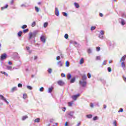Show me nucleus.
<instances>
[{
  "instance_id": "f257e3e1",
  "label": "nucleus",
  "mask_w": 126,
  "mask_h": 126,
  "mask_svg": "<svg viewBox=\"0 0 126 126\" xmlns=\"http://www.w3.org/2000/svg\"><path fill=\"white\" fill-rule=\"evenodd\" d=\"M82 81H79V83L82 87H85L86 86V79H87V76L84 75L82 77Z\"/></svg>"
},
{
  "instance_id": "f03ea898",
  "label": "nucleus",
  "mask_w": 126,
  "mask_h": 126,
  "mask_svg": "<svg viewBox=\"0 0 126 126\" xmlns=\"http://www.w3.org/2000/svg\"><path fill=\"white\" fill-rule=\"evenodd\" d=\"M38 32H39L38 31H35L33 32H30L29 33V39H32V37H36V35L38 33Z\"/></svg>"
},
{
  "instance_id": "7ed1b4c3",
  "label": "nucleus",
  "mask_w": 126,
  "mask_h": 126,
  "mask_svg": "<svg viewBox=\"0 0 126 126\" xmlns=\"http://www.w3.org/2000/svg\"><path fill=\"white\" fill-rule=\"evenodd\" d=\"M67 115L69 116L68 118L69 119L71 118L75 119V116H73V115H74V111H70L67 113Z\"/></svg>"
},
{
  "instance_id": "20e7f679",
  "label": "nucleus",
  "mask_w": 126,
  "mask_h": 126,
  "mask_svg": "<svg viewBox=\"0 0 126 126\" xmlns=\"http://www.w3.org/2000/svg\"><path fill=\"white\" fill-rule=\"evenodd\" d=\"M40 40L42 43H46V35H42L40 36Z\"/></svg>"
},
{
  "instance_id": "39448f33",
  "label": "nucleus",
  "mask_w": 126,
  "mask_h": 126,
  "mask_svg": "<svg viewBox=\"0 0 126 126\" xmlns=\"http://www.w3.org/2000/svg\"><path fill=\"white\" fill-rule=\"evenodd\" d=\"M5 66L6 67V69H8V70L12 71L14 69H16L15 67L12 68V66L8 65H6Z\"/></svg>"
},
{
  "instance_id": "423d86ee",
  "label": "nucleus",
  "mask_w": 126,
  "mask_h": 126,
  "mask_svg": "<svg viewBox=\"0 0 126 126\" xmlns=\"http://www.w3.org/2000/svg\"><path fill=\"white\" fill-rule=\"evenodd\" d=\"M0 99L1 100H2L3 101H4L5 102V103H6V104H8L9 103H8V101H7V100H6V98H5L4 97V96H3L1 94H0Z\"/></svg>"
},
{
  "instance_id": "0eeeda50",
  "label": "nucleus",
  "mask_w": 126,
  "mask_h": 126,
  "mask_svg": "<svg viewBox=\"0 0 126 126\" xmlns=\"http://www.w3.org/2000/svg\"><path fill=\"white\" fill-rule=\"evenodd\" d=\"M79 96H80V94H78L76 95H72L71 96V98L73 100H74V101H76V100L77 99V98H78V97H79Z\"/></svg>"
},
{
  "instance_id": "6e6552de",
  "label": "nucleus",
  "mask_w": 126,
  "mask_h": 126,
  "mask_svg": "<svg viewBox=\"0 0 126 126\" xmlns=\"http://www.w3.org/2000/svg\"><path fill=\"white\" fill-rule=\"evenodd\" d=\"M57 83L58 85H60V86H63V85H64V82L62 80L58 81Z\"/></svg>"
},
{
  "instance_id": "1a4fd4ad",
  "label": "nucleus",
  "mask_w": 126,
  "mask_h": 126,
  "mask_svg": "<svg viewBox=\"0 0 126 126\" xmlns=\"http://www.w3.org/2000/svg\"><path fill=\"white\" fill-rule=\"evenodd\" d=\"M6 59V54H3L1 55L0 60L1 61H3V60H5Z\"/></svg>"
},
{
  "instance_id": "9d476101",
  "label": "nucleus",
  "mask_w": 126,
  "mask_h": 126,
  "mask_svg": "<svg viewBox=\"0 0 126 126\" xmlns=\"http://www.w3.org/2000/svg\"><path fill=\"white\" fill-rule=\"evenodd\" d=\"M55 15L56 16H59L60 15V12L59 11V9L58 8H55Z\"/></svg>"
},
{
  "instance_id": "9b49d317",
  "label": "nucleus",
  "mask_w": 126,
  "mask_h": 126,
  "mask_svg": "<svg viewBox=\"0 0 126 126\" xmlns=\"http://www.w3.org/2000/svg\"><path fill=\"white\" fill-rule=\"evenodd\" d=\"M126 55H124L120 60V63H121V62H125V61H126Z\"/></svg>"
},
{
  "instance_id": "f8f14e48",
  "label": "nucleus",
  "mask_w": 126,
  "mask_h": 126,
  "mask_svg": "<svg viewBox=\"0 0 126 126\" xmlns=\"http://www.w3.org/2000/svg\"><path fill=\"white\" fill-rule=\"evenodd\" d=\"M119 21H121V24L122 25H125L126 24V22H125V20L123 19H120Z\"/></svg>"
},
{
  "instance_id": "ddd939ff",
  "label": "nucleus",
  "mask_w": 126,
  "mask_h": 126,
  "mask_svg": "<svg viewBox=\"0 0 126 126\" xmlns=\"http://www.w3.org/2000/svg\"><path fill=\"white\" fill-rule=\"evenodd\" d=\"M14 91H17V88L16 87L12 88L11 90V92H14Z\"/></svg>"
},
{
  "instance_id": "4468645a",
  "label": "nucleus",
  "mask_w": 126,
  "mask_h": 126,
  "mask_svg": "<svg viewBox=\"0 0 126 126\" xmlns=\"http://www.w3.org/2000/svg\"><path fill=\"white\" fill-rule=\"evenodd\" d=\"M57 64L58 66H63V63H62V61H59L58 62Z\"/></svg>"
},
{
  "instance_id": "2eb2a0df",
  "label": "nucleus",
  "mask_w": 126,
  "mask_h": 126,
  "mask_svg": "<svg viewBox=\"0 0 126 126\" xmlns=\"http://www.w3.org/2000/svg\"><path fill=\"white\" fill-rule=\"evenodd\" d=\"M121 66L123 67V69L126 68V64H125V62H122L121 63Z\"/></svg>"
},
{
  "instance_id": "dca6fc26",
  "label": "nucleus",
  "mask_w": 126,
  "mask_h": 126,
  "mask_svg": "<svg viewBox=\"0 0 126 126\" xmlns=\"http://www.w3.org/2000/svg\"><path fill=\"white\" fill-rule=\"evenodd\" d=\"M7 7H8V5L6 4L5 6L1 7V10H3V9H5V8H7Z\"/></svg>"
},
{
  "instance_id": "f3484780",
  "label": "nucleus",
  "mask_w": 126,
  "mask_h": 126,
  "mask_svg": "<svg viewBox=\"0 0 126 126\" xmlns=\"http://www.w3.org/2000/svg\"><path fill=\"white\" fill-rule=\"evenodd\" d=\"M74 5L75 6L76 8H79V4H78L77 3L74 2Z\"/></svg>"
},
{
  "instance_id": "a211bd4d",
  "label": "nucleus",
  "mask_w": 126,
  "mask_h": 126,
  "mask_svg": "<svg viewBox=\"0 0 126 126\" xmlns=\"http://www.w3.org/2000/svg\"><path fill=\"white\" fill-rule=\"evenodd\" d=\"M84 63V60H83V58H82L80 60L79 64H82Z\"/></svg>"
},
{
  "instance_id": "6ab92c4d",
  "label": "nucleus",
  "mask_w": 126,
  "mask_h": 126,
  "mask_svg": "<svg viewBox=\"0 0 126 126\" xmlns=\"http://www.w3.org/2000/svg\"><path fill=\"white\" fill-rule=\"evenodd\" d=\"M75 81V77H74L71 79L70 81V83H74V82Z\"/></svg>"
},
{
  "instance_id": "aec40b11",
  "label": "nucleus",
  "mask_w": 126,
  "mask_h": 126,
  "mask_svg": "<svg viewBox=\"0 0 126 126\" xmlns=\"http://www.w3.org/2000/svg\"><path fill=\"white\" fill-rule=\"evenodd\" d=\"M67 79H70V78H71V74H70V73L67 74Z\"/></svg>"
},
{
  "instance_id": "412c9836",
  "label": "nucleus",
  "mask_w": 126,
  "mask_h": 126,
  "mask_svg": "<svg viewBox=\"0 0 126 126\" xmlns=\"http://www.w3.org/2000/svg\"><path fill=\"white\" fill-rule=\"evenodd\" d=\"M0 73H1L2 74H4V75H5L6 76H8V74H7L6 72H3V71H0Z\"/></svg>"
},
{
  "instance_id": "4be33fe9",
  "label": "nucleus",
  "mask_w": 126,
  "mask_h": 126,
  "mask_svg": "<svg viewBox=\"0 0 126 126\" xmlns=\"http://www.w3.org/2000/svg\"><path fill=\"white\" fill-rule=\"evenodd\" d=\"M53 87H51V88H49L48 89V93H52V91H53Z\"/></svg>"
},
{
  "instance_id": "5701e85b",
  "label": "nucleus",
  "mask_w": 126,
  "mask_h": 126,
  "mask_svg": "<svg viewBox=\"0 0 126 126\" xmlns=\"http://www.w3.org/2000/svg\"><path fill=\"white\" fill-rule=\"evenodd\" d=\"M34 8L36 12H39V11H40V9L38 7L35 6Z\"/></svg>"
},
{
  "instance_id": "b1692460",
  "label": "nucleus",
  "mask_w": 126,
  "mask_h": 126,
  "mask_svg": "<svg viewBox=\"0 0 126 126\" xmlns=\"http://www.w3.org/2000/svg\"><path fill=\"white\" fill-rule=\"evenodd\" d=\"M48 24H49L48 23V22L44 23V24L43 25V27H44V28H47V27L48 26Z\"/></svg>"
},
{
  "instance_id": "393cba45",
  "label": "nucleus",
  "mask_w": 126,
  "mask_h": 126,
  "mask_svg": "<svg viewBox=\"0 0 126 126\" xmlns=\"http://www.w3.org/2000/svg\"><path fill=\"white\" fill-rule=\"evenodd\" d=\"M26 119H28V116L27 115H26L25 116H23L22 118L23 121H25Z\"/></svg>"
},
{
  "instance_id": "a878e982",
  "label": "nucleus",
  "mask_w": 126,
  "mask_h": 126,
  "mask_svg": "<svg viewBox=\"0 0 126 126\" xmlns=\"http://www.w3.org/2000/svg\"><path fill=\"white\" fill-rule=\"evenodd\" d=\"M73 104V101H71L68 103V105L69 107H71L72 106V104Z\"/></svg>"
},
{
  "instance_id": "bb28decb",
  "label": "nucleus",
  "mask_w": 126,
  "mask_h": 126,
  "mask_svg": "<svg viewBox=\"0 0 126 126\" xmlns=\"http://www.w3.org/2000/svg\"><path fill=\"white\" fill-rule=\"evenodd\" d=\"M21 6L22 7H23V6H24L25 7H26L27 6H29V5H28V4H22L21 5Z\"/></svg>"
},
{
  "instance_id": "cd10ccee",
  "label": "nucleus",
  "mask_w": 126,
  "mask_h": 126,
  "mask_svg": "<svg viewBox=\"0 0 126 126\" xmlns=\"http://www.w3.org/2000/svg\"><path fill=\"white\" fill-rule=\"evenodd\" d=\"M34 122L35 123H40V119L39 118L36 119L34 120Z\"/></svg>"
},
{
  "instance_id": "c85d7f7f",
  "label": "nucleus",
  "mask_w": 126,
  "mask_h": 126,
  "mask_svg": "<svg viewBox=\"0 0 126 126\" xmlns=\"http://www.w3.org/2000/svg\"><path fill=\"white\" fill-rule=\"evenodd\" d=\"M96 50L97 52H100V51L101 50V48H100V47H99V46L96 47Z\"/></svg>"
},
{
  "instance_id": "c756f323",
  "label": "nucleus",
  "mask_w": 126,
  "mask_h": 126,
  "mask_svg": "<svg viewBox=\"0 0 126 126\" xmlns=\"http://www.w3.org/2000/svg\"><path fill=\"white\" fill-rule=\"evenodd\" d=\"M21 34H22V31H20L18 33V36L19 37H21Z\"/></svg>"
},
{
  "instance_id": "7c9ffc66",
  "label": "nucleus",
  "mask_w": 126,
  "mask_h": 126,
  "mask_svg": "<svg viewBox=\"0 0 126 126\" xmlns=\"http://www.w3.org/2000/svg\"><path fill=\"white\" fill-rule=\"evenodd\" d=\"M27 89H29V90H32V87L31 86H27Z\"/></svg>"
},
{
  "instance_id": "2f4dec72",
  "label": "nucleus",
  "mask_w": 126,
  "mask_h": 126,
  "mask_svg": "<svg viewBox=\"0 0 126 126\" xmlns=\"http://www.w3.org/2000/svg\"><path fill=\"white\" fill-rule=\"evenodd\" d=\"M73 44L75 47H77V42L76 41H73Z\"/></svg>"
},
{
  "instance_id": "473e14b6",
  "label": "nucleus",
  "mask_w": 126,
  "mask_h": 126,
  "mask_svg": "<svg viewBox=\"0 0 126 126\" xmlns=\"http://www.w3.org/2000/svg\"><path fill=\"white\" fill-rule=\"evenodd\" d=\"M65 65L67 67L69 66V62L68 61H66Z\"/></svg>"
},
{
  "instance_id": "72a5a7b5",
  "label": "nucleus",
  "mask_w": 126,
  "mask_h": 126,
  "mask_svg": "<svg viewBox=\"0 0 126 126\" xmlns=\"http://www.w3.org/2000/svg\"><path fill=\"white\" fill-rule=\"evenodd\" d=\"M27 97V94H23V98L24 99H26Z\"/></svg>"
},
{
  "instance_id": "f704fd0d",
  "label": "nucleus",
  "mask_w": 126,
  "mask_h": 126,
  "mask_svg": "<svg viewBox=\"0 0 126 126\" xmlns=\"http://www.w3.org/2000/svg\"><path fill=\"white\" fill-rule=\"evenodd\" d=\"M36 26V22H33L32 24V27H34Z\"/></svg>"
},
{
  "instance_id": "c9c22d12",
  "label": "nucleus",
  "mask_w": 126,
  "mask_h": 126,
  "mask_svg": "<svg viewBox=\"0 0 126 126\" xmlns=\"http://www.w3.org/2000/svg\"><path fill=\"white\" fill-rule=\"evenodd\" d=\"M87 118H88V119H91V118H92V115L90 114L87 115Z\"/></svg>"
},
{
  "instance_id": "e433bc0d",
  "label": "nucleus",
  "mask_w": 126,
  "mask_h": 126,
  "mask_svg": "<svg viewBox=\"0 0 126 126\" xmlns=\"http://www.w3.org/2000/svg\"><path fill=\"white\" fill-rule=\"evenodd\" d=\"M26 49H27V51H28V52H29L30 53H31V51L30 50V47H29V46H27Z\"/></svg>"
},
{
  "instance_id": "4c0bfd02",
  "label": "nucleus",
  "mask_w": 126,
  "mask_h": 126,
  "mask_svg": "<svg viewBox=\"0 0 126 126\" xmlns=\"http://www.w3.org/2000/svg\"><path fill=\"white\" fill-rule=\"evenodd\" d=\"M113 125H114V126H118L117 125V121H116V120H114V122H113Z\"/></svg>"
},
{
  "instance_id": "58836bf2",
  "label": "nucleus",
  "mask_w": 126,
  "mask_h": 126,
  "mask_svg": "<svg viewBox=\"0 0 126 126\" xmlns=\"http://www.w3.org/2000/svg\"><path fill=\"white\" fill-rule=\"evenodd\" d=\"M28 31H29V30L28 29H27L26 30H24L23 31V32H24V33H26V32H28Z\"/></svg>"
},
{
  "instance_id": "ea45409f",
  "label": "nucleus",
  "mask_w": 126,
  "mask_h": 126,
  "mask_svg": "<svg viewBox=\"0 0 126 126\" xmlns=\"http://www.w3.org/2000/svg\"><path fill=\"white\" fill-rule=\"evenodd\" d=\"M63 16H65V17H67V13H66V12H63Z\"/></svg>"
},
{
  "instance_id": "a19ab883",
  "label": "nucleus",
  "mask_w": 126,
  "mask_h": 126,
  "mask_svg": "<svg viewBox=\"0 0 126 126\" xmlns=\"http://www.w3.org/2000/svg\"><path fill=\"white\" fill-rule=\"evenodd\" d=\"M96 29V27H92L91 28V30L92 31H93V30H95Z\"/></svg>"
},
{
  "instance_id": "79ce46f5",
  "label": "nucleus",
  "mask_w": 126,
  "mask_h": 126,
  "mask_svg": "<svg viewBox=\"0 0 126 126\" xmlns=\"http://www.w3.org/2000/svg\"><path fill=\"white\" fill-rule=\"evenodd\" d=\"M98 37L100 38V39H103L104 38V36L102 34H99Z\"/></svg>"
},
{
  "instance_id": "37998d69",
  "label": "nucleus",
  "mask_w": 126,
  "mask_h": 126,
  "mask_svg": "<svg viewBox=\"0 0 126 126\" xmlns=\"http://www.w3.org/2000/svg\"><path fill=\"white\" fill-rule=\"evenodd\" d=\"M88 53L89 54H91V53H92V50H91V49H88Z\"/></svg>"
},
{
  "instance_id": "c03bdc74",
  "label": "nucleus",
  "mask_w": 126,
  "mask_h": 126,
  "mask_svg": "<svg viewBox=\"0 0 126 126\" xmlns=\"http://www.w3.org/2000/svg\"><path fill=\"white\" fill-rule=\"evenodd\" d=\"M93 120H94V121H97V120H98V117H97V116L94 117L93 118Z\"/></svg>"
},
{
  "instance_id": "a18cd8bd",
  "label": "nucleus",
  "mask_w": 126,
  "mask_h": 126,
  "mask_svg": "<svg viewBox=\"0 0 126 126\" xmlns=\"http://www.w3.org/2000/svg\"><path fill=\"white\" fill-rule=\"evenodd\" d=\"M100 59H101V57L100 56H96V61L100 60Z\"/></svg>"
},
{
  "instance_id": "49530a36",
  "label": "nucleus",
  "mask_w": 126,
  "mask_h": 126,
  "mask_svg": "<svg viewBox=\"0 0 126 126\" xmlns=\"http://www.w3.org/2000/svg\"><path fill=\"white\" fill-rule=\"evenodd\" d=\"M22 29H25V28H27V26L26 25H23L22 27Z\"/></svg>"
},
{
  "instance_id": "de8ad7c7",
  "label": "nucleus",
  "mask_w": 126,
  "mask_h": 126,
  "mask_svg": "<svg viewBox=\"0 0 126 126\" xmlns=\"http://www.w3.org/2000/svg\"><path fill=\"white\" fill-rule=\"evenodd\" d=\"M39 91L40 92H43V91H44V87H41L40 89H39Z\"/></svg>"
},
{
  "instance_id": "09e8293b",
  "label": "nucleus",
  "mask_w": 126,
  "mask_h": 126,
  "mask_svg": "<svg viewBox=\"0 0 126 126\" xmlns=\"http://www.w3.org/2000/svg\"><path fill=\"white\" fill-rule=\"evenodd\" d=\"M68 34H65L64 35V38L65 39H68Z\"/></svg>"
},
{
  "instance_id": "8fccbe9b",
  "label": "nucleus",
  "mask_w": 126,
  "mask_h": 126,
  "mask_svg": "<svg viewBox=\"0 0 126 126\" xmlns=\"http://www.w3.org/2000/svg\"><path fill=\"white\" fill-rule=\"evenodd\" d=\"M52 68H49L48 69L49 73H52Z\"/></svg>"
},
{
  "instance_id": "3c124183",
  "label": "nucleus",
  "mask_w": 126,
  "mask_h": 126,
  "mask_svg": "<svg viewBox=\"0 0 126 126\" xmlns=\"http://www.w3.org/2000/svg\"><path fill=\"white\" fill-rule=\"evenodd\" d=\"M108 72H111V71H112V69L111 67H108Z\"/></svg>"
},
{
  "instance_id": "603ef678",
  "label": "nucleus",
  "mask_w": 126,
  "mask_h": 126,
  "mask_svg": "<svg viewBox=\"0 0 126 126\" xmlns=\"http://www.w3.org/2000/svg\"><path fill=\"white\" fill-rule=\"evenodd\" d=\"M88 78H91V74H90V73L88 74Z\"/></svg>"
},
{
  "instance_id": "864d4df0",
  "label": "nucleus",
  "mask_w": 126,
  "mask_h": 126,
  "mask_svg": "<svg viewBox=\"0 0 126 126\" xmlns=\"http://www.w3.org/2000/svg\"><path fill=\"white\" fill-rule=\"evenodd\" d=\"M121 112H124V109L123 108H121L120 110L118 111V113H121Z\"/></svg>"
},
{
  "instance_id": "5fc2aeb1",
  "label": "nucleus",
  "mask_w": 126,
  "mask_h": 126,
  "mask_svg": "<svg viewBox=\"0 0 126 126\" xmlns=\"http://www.w3.org/2000/svg\"><path fill=\"white\" fill-rule=\"evenodd\" d=\"M102 64H103L104 65H106V64H107V61H104L103 62Z\"/></svg>"
},
{
  "instance_id": "6e6d98bb",
  "label": "nucleus",
  "mask_w": 126,
  "mask_h": 126,
  "mask_svg": "<svg viewBox=\"0 0 126 126\" xmlns=\"http://www.w3.org/2000/svg\"><path fill=\"white\" fill-rule=\"evenodd\" d=\"M56 59H57V61H60V60L61 59V57L58 56V57L56 58Z\"/></svg>"
},
{
  "instance_id": "4d7b16f0",
  "label": "nucleus",
  "mask_w": 126,
  "mask_h": 126,
  "mask_svg": "<svg viewBox=\"0 0 126 126\" xmlns=\"http://www.w3.org/2000/svg\"><path fill=\"white\" fill-rule=\"evenodd\" d=\"M62 77H65V75L63 73L61 74Z\"/></svg>"
},
{
  "instance_id": "13d9d810",
  "label": "nucleus",
  "mask_w": 126,
  "mask_h": 126,
  "mask_svg": "<svg viewBox=\"0 0 126 126\" xmlns=\"http://www.w3.org/2000/svg\"><path fill=\"white\" fill-rule=\"evenodd\" d=\"M104 31H101L100 32V35H104Z\"/></svg>"
},
{
  "instance_id": "bf43d9fd",
  "label": "nucleus",
  "mask_w": 126,
  "mask_h": 126,
  "mask_svg": "<svg viewBox=\"0 0 126 126\" xmlns=\"http://www.w3.org/2000/svg\"><path fill=\"white\" fill-rule=\"evenodd\" d=\"M65 110H66V108L65 107H64L62 109L63 112H65Z\"/></svg>"
},
{
  "instance_id": "052dcab7",
  "label": "nucleus",
  "mask_w": 126,
  "mask_h": 126,
  "mask_svg": "<svg viewBox=\"0 0 126 126\" xmlns=\"http://www.w3.org/2000/svg\"><path fill=\"white\" fill-rule=\"evenodd\" d=\"M18 87H22V84H19L18 85Z\"/></svg>"
},
{
  "instance_id": "680f3d73",
  "label": "nucleus",
  "mask_w": 126,
  "mask_h": 126,
  "mask_svg": "<svg viewBox=\"0 0 126 126\" xmlns=\"http://www.w3.org/2000/svg\"><path fill=\"white\" fill-rule=\"evenodd\" d=\"M8 64H9L10 65H11V64H12V63H11V62L9 61L8 62Z\"/></svg>"
},
{
  "instance_id": "e2e57ef3",
  "label": "nucleus",
  "mask_w": 126,
  "mask_h": 126,
  "mask_svg": "<svg viewBox=\"0 0 126 126\" xmlns=\"http://www.w3.org/2000/svg\"><path fill=\"white\" fill-rule=\"evenodd\" d=\"M99 16H100V17H103V14L102 13H99Z\"/></svg>"
},
{
  "instance_id": "0e129e2a",
  "label": "nucleus",
  "mask_w": 126,
  "mask_h": 126,
  "mask_svg": "<svg viewBox=\"0 0 126 126\" xmlns=\"http://www.w3.org/2000/svg\"><path fill=\"white\" fill-rule=\"evenodd\" d=\"M91 108H93L94 107V104L93 103H91Z\"/></svg>"
},
{
  "instance_id": "69168bd1",
  "label": "nucleus",
  "mask_w": 126,
  "mask_h": 126,
  "mask_svg": "<svg viewBox=\"0 0 126 126\" xmlns=\"http://www.w3.org/2000/svg\"><path fill=\"white\" fill-rule=\"evenodd\" d=\"M13 0H12L10 2V4H13Z\"/></svg>"
},
{
  "instance_id": "338daca9",
  "label": "nucleus",
  "mask_w": 126,
  "mask_h": 126,
  "mask_svg": "<svg viewBox=\"0 0 126 126\" xmlns=\"http://www.w3.org/2000/svg\"><path fill=\"white\" fill-rule=\"evenodd\" d=\"M80 126V123H78L76 126Z\"/></svg>"
},
{
  "instance_id": "774afa93",
  "label": "nucleus",
  "mask_w": 126,
  "mask_h": 126,
  "mask_svg": "<svg viewBox=\"0 0 126 126\" xmlns=\"http://www.w3.org/2000/svg\"><path fill=\"white\" fill-rule=\"evenodd\" d=\"M123 79H124V81H126V77H123Z\"/></svg>"
}]
</instances>
